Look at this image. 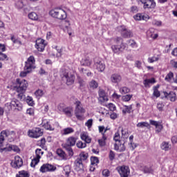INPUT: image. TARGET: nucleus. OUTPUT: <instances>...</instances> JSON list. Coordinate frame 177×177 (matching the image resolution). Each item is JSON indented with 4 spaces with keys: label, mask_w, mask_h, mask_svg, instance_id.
Wrapping results in <instances>:
<instances>
[{
    "label": "nucleus",
    "mask_w": 177,
    "mask_h": 177,
    "mask_svg": "<svg viewBox=\"0 0 177 177\" xmlns=\"http://www.w3.org/2000/svg\"><path fill=\"white\" fill-rule=\"evenodd\" d=\"M94 63L98 71H100L101 73L104 71V68H106V66L104 65L103 62H102L101 60H99V58H95Z\"/></svg>",
    "instance_id": "f3484780"
},
{
    "label": "nucleus",
    "mask_w": 177,
    "mask_h": 177,
    "mask_svg": "<svg viewBox=\"0 0 177 177\" xmlns=\"http://www.w3.org/2000/svg\"><path fill=\"white\" fill-rule=\"evenodd\" d=\"M120 138L121 137L120 136V133L116 132L114 135L113 140H115V142H118L117 143H120L121 142Z\"/></svg>",
    "instance_id": "864d4df0"
},
{
    "label": "nucleus",
    "mask_w": 177,
    "mask_h": 177,
    "mask_svg": "<svg viewBox=\"0 0 177 177\" xmlns=\"http://www.w3.org/2000/svg\"><path fill=\"white\" fill-rule=\"evenodd\" d=\"M160 58L158 56H153L148 58V63H154V62H158Z\"/></svg>",
    "instance_id": "3c124183"
},
{
    "label": "nucleus",
    "mask_w": 177,
    "mask_h": 177,
    "mask_svg": "<svg viewBox=\"0 0 177 177\" xmlns=\"http://www.w3.org/2000/svg\"><path fill=\"white\" fill-rule=\"evenodd\" d=\"M35 48L39 50V52H44V50H45V44H36Z\"/></svg>",
    "instance_id": "a19ab883"
},
{
    "label": "nucleus",
    "mask_w": 177,
    "mask_h": 177,
    "mask_svg": "<svg viewBox=\"0 0 177 177\" xmlns=\"http://www.w3.org/2000/svg\"><path fill=\"white\" fill-rule=\"evenodd\" d=\"M5 137L8 138V132L5 130L0 133V153H3V142H5Z\"/></svg>",
    "instance_id": "a211bd4d"
},
{
    "label": "nucleus",
    "mask_w": 177,
    "mask_h": 177,
    "mask_svg": "<svg viewBox=\"0 0 177 177\" xmlns=\"http://www.w3.org/2000/svg\"><path fill=\"white\" fill-rule=\"evenodd\" d=\"M75 115L77 120H82L84 115V113H85V109L82 107V104H81V101L77 100L75 102Z\"/></svg>",
    "instance_id": "423d86ee"
},
{
    "label": "nucleus",
    "mask_w": 177,
    "mask_h": 177,
    "mask_svg": "<svg viewBox=\"0 0 177 177\" xmlns=\"http://www.w3.org/2000/svg\"><path fill=\"white\" fill-rule=\"evenodd\" d=\"M114 44L111 46V49L113 53H117L120 55V52H124L125 50V44L124 43V39L121 37H118L113 38Z\"/></svg>",
    "instance_id": "f03ea898"
},
{
    "label": "nucleus",
    "mask_w": 177,
    "mask_h": 177,
    "mask_svg": "<svg viewBox=\"0 0 177 177\" xmlns=\"http://www.w3.org/2000/svg\"><path fill=\"white\" fill-rule=\"evenodd\" d=\"M122 81V76L120 73H113L111 75V82L112 84H120Z\"/></svg>",
    "instance_id": "6ab92c4d"
},
{
    "label": "nucleus",
    "mask_w": 177,
    "mask_h": 177,
    "mask_svg": "<svg viewBox=\"0 0 177 177\" xmlns=\"http://www.w3.org/2000/svg\"><path fill=\"white\" fill-rule=\"evenodd\" d=\"M41 159V156H38L37 158L35 157L32 160V162L30 163V167H35V165H37V164H38V162H39V160Z\"/></svg>",
    "instance_id": "e433bc0d"
},
{
    "label": "nucleus",
    "mask_w": 177,
    "mask_h": 177,
    "mask_svg": "<svg viewBox=\"0 0 177 177\" xmlns=\"http://www.w3.org/2000/svg\"><path fill=\"white\" fill-rule=\"evenodd\" d=\"M77 84H79V89H80V91H85V88H86V82L80 76H77Z\"/></svg>",
    "instance_id": "4be33fe9"
},
{
    "label": "nucleus",
    "mask_w": 177,
    "mask_h": 177,
    "mask_svg": "<svg viewBox=\"0 0 177 177\" xmlns=\"http://www.w3.org/2000/svg\"><path fill=\"white\" fill-rule=\"evenodd\" d=\"M99 95V100L100 102H102V103L104 102H107L109 100V98L107 97V95H106V92L103 89H100L98 91Z\"/></svg>",
    "instance_id": "412c9836"
},
{
    "label": "nucleus",
    "mask_w": 177,
    "mask_h": 177,
    "mask_svg": "<svg viewBox=\"0 0 177 177\" xmlns=\"http://www.w3.org/2000/svg\"><path fill=\"white\" fill-rule=\"evenodd\" d=\"M152 24L153 26H156V27H161L162 22L161 21L154 19L152 21Z\"/></svg>",
    "instance_id": "6e6d98bb"
},
{
    "label": "nucleus",
    "mask_w": 177,
    "mask_h": 177,
    "mask_svg": "<svg viewBox=\"0 0 177 177\" xmlns=\"http://www.w3.org/2000/svg\"><path fill=\"white\" fill-rule=\"evenodd\" d=\"M153 95L155 96V97H160V96H161V93H160L158 89L155 88L153 90Z\"/></svg>",
    "instance_id": "680f3d73"
},
{
    "label": "nucleus",
    "mask_w": 177,
    "mask_h": 177,
    "mask_svg": "<svg viewBox=\"0 0 177 177\" xmlns=\"http://www.w3.org/2000/svg\"><path fill=\"white\" fill-rule=\"evenodd\" d=\"M36 158L41 157L44 154V151L41 149H37L35 151Z\"/></svg>",
    "instance_id": "052dcab7"
},
{
    "label": "nucleus",
    "mask_w": 177,
    "mask_h": 177,
    "mask_svg": "<svg viewBox=\"0 0 177 177\" xmlns=\"http://www.w3.org/2000/svg\"><path fill=\"white\" fill-rule=\"evenodd\" d=\"M133 96V95H131V94H127V95H123L122 97V100L123 102H129V100H131V99H132Z\"/></svg>",
    "instance_id": "c03bdc74"
},
{
    "label": "nucleus",
    "mask_w": 177,
    "mask_h": 177,
    "mask_svg": "<svg viewBox=\"0 0 177 177\" xmlns=\"http://www.w3.org/2000/svg\"><path fill=\"white\" fill-rule=\"evenodd\" d=\"M91 165H95V164H99V158L96 156H91Z\"/></svg>",
    "instance_id": "de8ad7c7"
},
{
    "label": "nucleus",
    "mask_w": 177,
    "mask_h": 177,
    "mask_svg": "<svg viewBox=\"0 0 177 177\" xmlns=\"http://www.w3.org/2000/svg\"><path fill=\"white\" fill-rule=\"evenodd\" d=\"M64 171L66 176H69L70 172H71V167H70V165H66L64 167Z\"/></svg>",
    "instance_id": "8fccbe9b"
},
{
    "label": "nucleus",
    "mask_w": 177,
    "mask_h": 177,
    "mask_svg": "<svg viewBox=\"0 0 177 177\" xmlns=\"http://www.w3.org/2000/svg\"><path fill=\"white\" fill-rule=\"evenodd\" d=\"M98 130H99L100 133H101L102 136H103V135H106V133L104 132V126H99Z\"/></svg>",
    "instance_id": "69168bd1"
},
{
    "label": "nucleus",
    "mask_w": 177,
    "mask_h": 177,
    "mask_svg": "<svg viewBox=\"0 0 177 177\" xmlns=\"http://www.w3.org/2000/svg\"><path fill=\"white\" fill-rule=\"evenodd\" d=\"M126 149L125 145L121 142L120 143L114 144V150L116 151H120L121 153L122 151H125Z\"/></svg>",
    "instance_id": "5701e85b"
},
{
    "label": "nucleus",
    "mask_w": 177,
    "mask_h": 177,
    "mask_svg": "<svg viewBox=\"0 0 177 177\" xmlns=\"http://www.w3.org/2000/svg\"><path fill=\"white\" fill-rule=\"evenodd\" d=\"M172 78H174V73L172 72H169L165 77V81H167V82H170L171 80H172Z\"/></svg>",
    "instance_id": "09e8293b"
},
{
    "label": "nucleus",
    "mask_w": 177,
    "mask_h": 177,
    "mask_svg": "<svg viewBox=\"0 0 177 177\" xmlns=\"http://www.w3.org/2000/svg\"><path fill=\"white\" fill-rule=\"evenodd\" d=\"M81 139L84 140L85 143H91L92 142V138L85 133L81 135Z\"/></svg>",
    "instance_id": "c85d7f7f"
},
{
    "label": "nucleus",
    "mask_w": 177,
    "mask_h": 177,
    "mask_svg": "<svg viewBox=\"0 0 177 177\" xmlns=\"http://www.w3.org/2000/svg\"><path fill=\"white\" fill-rule=\"evenodd\" d=\"M1 150V151H12V150H13V151H16V153H19V151H20V149H19L18 146L12 145L3 147V149Z\"/></svg>",
    "instance_id": "aec40b11"
},
{
    "label": "nucleus",
    "mask_w": 177,
    "mask_h": 177,
    "mask_svg": "<svg viewBox=\"0 0 177 177\" xmlns=\"http://www.w3.org/2000/svg\"><path fill=\"white\" fill-rule=\"evenodd\" d=\"M62 80L66 81V85H73V84H74V81L75 80V75L72 73H65Z\"/></svg>",
    "instance_id": "9d476101"
},
{
    "label": "nucleus",
    "mask_w": 177,
    "mask_h": 177,
    "mask_svg": "<svg viewBox=\"0 0 177 177\" xmlns=\"http://www.w3.org/2000/svg\"><path fill=\"white\" fill-rule=\"evenodd\" d=\"M78 138L71 136L67 138L65 144L63 145L64 149L67 151L69 157H73L74 156V151H73V146H75V143H77V140Z\"/></svg>",
    "instance_id": "7ed1b4c3"
},
{
    "label": "nucleus",
    "mask_w": 177,
    "mask_h": 177,
    "mask_svg": "<svg viewBox=\"0 0 177 177\" xmlns=\"http://www.w3.org/2000/svg\"><path fill=\"white\" fill-rule=\"evenodd\" d=\"M63 112L67 117H73V108L71 107H66L63 109Z\"/></svg>",
    "instance_id": "c756f323"
},
{
    "label": "nucleus",
    "mask_w": 177,
    "mask_h": 177,
    "mask_svg": "<svg viewBox=\"0 0 177 177\" xmlns=\"http://www.w3.org/2000/svg\"><path fill=\"white\" fill-rule=\"evenodd\" d=\"M120 93H122V95H125L127 93H129V92H131V89H129V88L127 87V86H122L119 89Z\"/></svg>",
    "instance_id": "c9c22d12"
},
{
    "label": "nucleus",
    "mask_w": 177,
    "mask_h": 177,
    "mask_svg": "<svg viewBox=\"0 0 177 177\" xmlns=\"http://www.w3.org/2000/svg\"><path fill=\"white\" fill-rule=\"evenodd\" d=\"M143 84L145 88H150V84H156V79L153 77L151 79H146L144 80Z\"/></svg>",
    "instance_id": "bb28decb"
},
{
    "label": "nucleus",
    "mask_w": 177,
    "mask_h": 177,
    "mask_svg": "<svg viewBox=\"0 0 177 177\" xmlns=\"http://www.w3.org/2000/svg\"><path fill=\"white\" fill-rule=\"evenodd\" d=\"M144 173L145 174H151L153 172V169L151 167H149L147 166H145L144 167Z\"/></svg>",
    "instance_id": "13d9d810"
},
{
    "label": "nucleus",
    "mask_w": 177,
    "mask_h": 177,
    "mask_svg": "<svg viewBox=\"0 0 177 177\" xmlns=\"http://www.w3.org/2000/svg\"><path fill=\"white\" fill-rule=\"evenodd\" d=\"M57 156H59V157H60L62 158V160H67V154L66 153V152H64V151H63V149H57Z\"/></svg>",
    "instance_id": "a878e982"
},
{
    "label": "nucleus",
    "mask_w": 177,
    "mask_h": 177,
    "mask_svg": "<svg viewBox=\"0 0 177 177\" xmlns=\"http://www.w3.org/2000/svg\"><path fill=\"white\" fill-rule=\"evenodd\" d=\"M34 68H35V58L32 55L25 62L24 71L20 73V77H27V74H30Z\"/></svg>",
    "instance_id": "f257e3e1"
},
{
    "label": "nucleus",
    "mask_w": 177,
    "mask_h": 177,
    "mask_svg": "<svg viewBox=\"0 0 177 177\" xmlns=\"http://www.w3.org/2000/svg\"><path fill=\"white\" fill-rule=\"evenodd\" d=\"M26 114L29 115H34V109L30 108L26 110Z\"/></svg>",
    "instance_id": "774afa93"
},
{
    "label": "nucleus",
    "mask_w": 177,
    "mask_h": 177,
    "mask_svg": "<svg viewBox=\"0 0 177 177\" xmlns=\"http://www.w3.org/2000/svg\"><path fill=\"white\" fill-rule=\"evenodd\" d=\"M49 15L52 17H54V19H57L58 20H66L67 19V13L62 8L51 10Z\"/></svg>",
    "instance_id": "20e7f679"
},
{
    "label": "nucleus",
    "mask_w": 177,
    "mask_h": 177,
    "mask_svg": "<svg viewBox=\"0 0 177 177\" xmlns=\"http://www.w3.org/2000/svg\"><path fill=\"white\" fill-rule=\"evenodd\" d=\"M74 132V129L71 127L65 128L63 130L62 135H68L70 133H73Z\"/></svg>",
    "instance_id": "4c0bfd02"
},
{
    "label": "nucleus",
    "mask_w": 177,
    "mask_h": 177,
    "mask_svg": "<svg viewBox=\"0 0 177 177\" xmlns=\"http://www.w3.org/2000/svg\"><path fill=\"white\" fill-rule=\"evenodd\" d=\"M57 168L55 166H53L51 164L46 163L44 164L40 167V172H42V174H44V172H53L56 171Z\"/></svg>",
    "instance_id": "4468645a"
},
{
    "label": "nucleus",
    "mask_w": 177,
    "mask_h": 177,
    "mask_svg": "<svg viewBox=\"0 0 177 177\" xmlns=\"http://www.w3.org/2000/svg\"><path fill=\"white\" fill-rule=\"evenodd\" d=\"M109 160L111 161H113L115 158V153H114V151L111 150L109 151Z\"/></svg>",
    "instance_id": "bf43d9fd"
},
{
    "label": "nucleus",
    "mask_w": 177,
    "mask_h": 177,
    "mask_svg": "<svg viewBox=\"0 0 177 177\" xmlns=\"http://www.w3.org/2000/svg\"><path fill=\"white\" fill-rule=\"evenodd\" d=\"M161 149H162V150H165V151H168V150H169V149H171L169 143H168L167 142H163L161 145Z\"/></svg>",
    "instance_id": "f704fd0d"
},
{
    "label": "nucleus",
    "mask_w": 177,
    "mask_h": 177,
    "mask_svg": "<svg viewBox=\"0 0 177 177\" xmlns=\"http://www.w3.org/2000/svg\"><path fill=\"white\" fill-rule=\"evenodd\" d=\"M76 146L78 149H85L86 147V143L82 142V141H78L76 143Z\"/></svg>",
    "instance_id": "a18cd8bd"
},
{
    "label": "nucleus",
    "mask_w": 177,
    "mask_h": 177,
    "mask_svg": "<svg viewBox=\"0 0 177 177\" xmlns=\"http://www.w3.org/2000/svg\"><path fill=\"white\" fill-rule=\"evenodd\" d=\"M133 17H134L135 20H138V21L139 20H147V19H149V18H147V17H146L140 13L137 14Z\"/></svg>",
    "instance_id": "2f4dec72"
},
{
    "label": "nucleus",
    "mask_w": 177,
    "mask_h": 177,
    "mask_svg": "<svg viewBox=\"0 0 177 177\" xmlns=\"http://www.w3.org/2000/svg\"><path fill=\"white\" fill-rule=\"evenodd\" d=\"M26 103H28V106H34V100H32V97L28 96L26 98Z\"/></svg>",
    "instance_id": "5fc2aeb1"
},
{
    "label": "nucleus",
    "mask_w": 177,
    "mask_h": 177,
    "mask_svg": "<svg viewBox=\"0 0 177 177\" xmlns=\"http://www.w3.org/2000/svg\"><path fill=\"white\" fill-rule=\"evenodd\" d=\"M89 86L91 89H96L99 86V84L95 80H91L89 83Z\"/></svg>",
    "instance_id": "ea45409f"
},
{
    "label": "nucleus",
    "mask_w": 177,
    "mask_h": 177,
    "mask_svg": "<svg viewBox=\"0 0 177 177\" xmlns=\"http://www.w3.org/2000/svg\"><path fill=\"white\" fill-rule=\"evenodd\" d=\"M147 35L149 38H152V39L158 38V34L154 33V29H149L147 32Z\"/></svg>",
    "instance_id": "393cba45"
},
{
    "label": "nucleus",
    "mask_w": 177,
    "mask_h": 177,
    "mask_svg": "<svg viewBox=\"0 0 177 177\" xmlns=\"http://www.w3.org/2000/svg\"><path fill=\"white\" fill-rule=\"evenodd\" d=\"M28 135L30 138H39V136H42L44 135V131H42V129L40 128H35L32 129V130H29L28 131Z\"/></svg>",
    "instance_id": "f8f14e48"
},
{
    "label": "nucleus",
    "mask_w": 177,
    "mask_h": 177,
    "mask_svg": "<svg viewBox=\"0 0 177 177\" xmlns=\"http://www.w3.org/2000/svg\"><path fill=\"white\" fill-rule=\"evenodd\" d=\"M43 127H44L45 129H47L48 131H54L55 129L52 126H50V123H49V122L44 123Z\"/></svg>",
    "instance_id": "49530a36"
},
{
    "label": "nucleus",
    "mask_w": 177,
    "mask_h": 177,
    "mask_svg": "<svg viewBox=\"0 0 177 177\" xmlns=\"http://www.w3.org/2000/svg\"><path fill=\"white\" fill-rule=\"evenodd\" d=\"M120 34L123 38H132L133 37V33L131 30L127 28L124 26H121L119 27Z\"/></svg>",
    "instance_id": "1a4fd4ad"
},
{
    "label": "nucleus",
    "mask_w": 177,
    "mask_h": 177,
    "mask_svg": "<svg viewBox=\"0 0 177 177\" xmlns=\"http://www.w3.org/2000/svg\"><path fill=\"white\" fill-rule=\"evenodd\" d=\"M88 158V153H82L80 154V158H77L75 160V169L76 171H82L84 169V165L82 161H85Z\"/></svg>",
    "instance_id": "0eeeda50"
},
{
    "label": "nucleus",
    "mask_w": 177,
    "mask_h": 177,
    "mask_svg": "<svg viewBox=\"0 0 177 177\" xmlns=\"http://www.w3.org/2000/svg\"><path fill=\"white\" fill-rule=\"evenodd\" d=\"M28 18L30 20H38V15L35 13V12H32L28 14Z\"/></svg>",
    "instance_id": "79ce46f5"
},
{
    "label": "nucleus",
    "mask_w": 177,
    "mask_h": 177,
    "mask_svg": "<svg viewBox=\"0 0 177 177\" xmlns=\"http://www.w3.org/2000/svg\"><path fill=\"white\" fill-rule=\"evenodd\" d=\"M106 140H107V136L103 134L102 138L98 140V143L100 147H104V146H106Z\"/></svg>",
    "instance_id": "cd10ccee"
},
{
    "label": "nucleus",
    "mask_w": 177,
    "mask_h": 177,
    "mask_svg": "<svg viewBox=\"0 0 177 177\" xmlns=\"http://www.w3.org/2000/svg\"><path fill=\"white\" fill-rule=\"evenodd\" d=\"M157 109L159 110V111H163L164 110V104L162 102H158L157 104Z\"/></svg>",
    "instance_id": "0e129e2a"
},
{
    "label": "nucleus",
    "mask_w": 177,
    "mask_h": 177,
    "mask_svg": "<svg viewBox=\"0 0 177 177\" xmlns=\"http://www.w3.org/2000/svg\"><path fill=\"white\" fill-rule=\"evenodd\" d=\"M117 171H118L121 177L129 176L130 171L128 166H119L117 167Z\"/></svg>",
    "instance_id": "9b49d317"
},
{
    "label": "nucleus",
    "mask_w": 177,
    "mask_h": 177,
    "mask_svg": "<svg viewBox=\"0 0 177 177\" xmlns=\"http://www.w3.org/2000/svg\"><path fill=\"white\" fill-rule=\"evenodd\" d=\"M149 127H150V124L147 122H141L137 124L138 128H149Z\"/></svg>",
    "instance_id": "473e14b6"
},
{
    "label": "nucleus",
    "mask_w": 177,
    "mask_h": 177,
    "mask_svg": "<svg viewBox=\"0 0 177 177\" xmlns=\"http://www.w3.org/2000/svg\"><path fill=\"white\" fill-rule=\"evenodd\" d=\"M151 125H153L156 128V132L160 133L162 130V124H160V122H157L155 120H149Z\"/></svg>",
    "instance_id": "b1692460"
},
{
    "label": "nucleus",
    "mask_w": 177,
    "mask_h": 177,
    "mask_svg": "<svg viewBox=\"0 0 177 177\" xmlns=\"http://www.w3.org/2000/svg\"><path fill=\"white\" fill-rule=\"evenodd\" d=\"M81 64L82 66H89L92 64V60H91L89 58L83 59L81 62Z\"/></svg>",
    "instance_id": "7c9ffc66"
},
{
    "label": "nucleus",
    "mask_w": 177,
    "mask_h": 177,
    "mask_svg": "<svg viewBox=\"0 0 177 177\" xmlns=\"http://www.w3.org/2000/svg\"><path fill=\"white\" fill-rule=\"evenodd\" d=\"M35 95L36 97L39 99V97H42L44 96V93L41 89H38L35 92Z\"/></svg>",
    "instance_id": "37998d69"
},
{
    "label": "nucleus",
    "mask_w": 177,
    "mask_h": 177,
    "mask_svg": "<svg viewBox=\"0 0 177 177\" xmlns=\"http://www.w3.org/2000/svg\"><path fill=\"white\" fill-rule=\"evenodd\" d=\"M8 60H9V57H8V55H6V54L0 53V62H5Z\"/></svg>",
    "instance_id": "603ef678"
},
{
    "label": "nucleus",
    "mask_w": 177,
    "mask_h": 177,
    "mask_svg": "<svg viewBox=\"0 0 177 177\" xmlns=\"http://www.w3.org/2000/svg\"><path fill=\"white\" fill-rule=\"evenodd\" d=\"M16 177H30L28 172L22 170L19 172V174H17Z\"/></svg>",
    "instance_id": "58836bf2"
},
{
    "label": "nucleus",
    "mask_w": 177,
    "mask_h": 177,
    "mask_svg": "<svg viewBox=\"0 0 177 177\" xmlns=\"http://www.w3.org/2000/svg\"><path fill=\"white\" fill-rule=\"evenodd\" d=\"M28 86V82H27L26 80H16V86H15V89L17 92H26Z\"/></svg>",
    "instance_id": "39448f33"
},
{
    "label": "nucleus",
    "mask_w": 177,
    "mask_h": 177,
    "mask_svg": "<svg viewBox=\"0 0 177 177\" xmlns=\"http://www.w3.org/2000/svg\"><path fill=\"white\" fill-rule=\"evenodd\" d=\"M85 125L86 127L92 128V125H93V119H89L87 120V122L85 123Z\"/></svg>",
    "instance_id": "4d7b16f0"
},
{
    "label": "nucleus",
    "mask_w": 177,
    "mask_h": 177,
    "mask_svg": "<svg viewBox=\"0 0 177 177\" xmlns=\"http://www.w3.org/2000/svg\"><path fill=\"white\" fill-rule=\"evenodd\" d=\"M138 2L143 3L144 9H154L156 8V2L154 0H137Z\"/></svg>",
    "instance_id": "ddd939ff"
},
{
    "label": "nucleus",
    "mask_w": 177,
    "mask_h": 177,
    "mask_svg": "<svg viewBox=\"0 0 177 177\" xmlns=\"http://www.w3.org/2000/svg\"><path fill=\"white\" fill-rule=\"evenodd\" d=\"M163 97H161V99H169L171 102H176V93L174 91H170L167 93V91H163Z\"/></svg>",
    "instance_id": "2eb2a0df"
},
{
    "label": "nucleus",
    "mask_w": 177,
    "mask_h": 177,
    "mask_svg": "<svg viewBox=\"0 0 177 177\" xmlns=\"http://www.w3.org/2000/svg\"><path fill=\"white\" fill-rule=\"evenodd\" d=\"M11 166L15 169L20 168L23 166V159L19 156H15V160L11 162Z\"/></svg>",
    "instance_id": "dca6fc26"
},
{
    "label": "nucleus",
    "mask_w": 177,
    "mask_h": 177,
    "mask_svg": "<svg viewBox=\"0 0 177 177\" xmlns=\"http://www.w3.org/2000/svg\"><path fill=\"white\" fill-rule=\"evenodd\" d=\"M124 107L125 109H122L123 114H127V113H128V114H131V113L132 112V105H125Z\"/></svg>",
    "instance_id": "72a5a7b5"
},
{
    "label": "nucleus",
    "mask_w": 177,
    "mask_h": 177,
    "mask_svg": "<svg viewBox=\"0 0 177 177\" xmlns=\"http://www.w3.org/2000/svg\"><path fill=\"white\" fill-rule=\"evenodd\" d=\"M11 41L13 42V44H19V45H21V41L19 40V39L15 38V36L11 37Z\"/></svg>",
    "instance_id": "e2e57ef3"
},
{
    "label": "nucleus",
    "mask_w": 177,
    "mask_h": 177,
    "mask_svg": "<svg viewBox=\"0 0 177 177\" xmlns=\"http://www.w3.org/2000/svg\"><path fill=\"white\" fill-rule=\"evenodd\" d=\"M102 175L103 176H105V177L110 176V171H109V169H104L102 171Z\"/></svg>",
    "instance_id": "338daca9"
},
{
    "label": "nucleus",
    "mask_w": 177,
    "mask_h": 177,
    "mask_svg": "<svg viewBox=\"0 0 177 177\" xmlns=\"http://www.w3.org/2000/svg\"><path fill=\"white\" fill-rule=\"evenodd\" d=\"M6 107L8 108V110L10 111L18 110V111H21L23 109V104L17 99H12L10 103H8L6 104Z\"/></svg>",
    "instance_id": "6e6552de"
}]
</instances>
